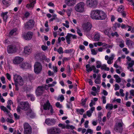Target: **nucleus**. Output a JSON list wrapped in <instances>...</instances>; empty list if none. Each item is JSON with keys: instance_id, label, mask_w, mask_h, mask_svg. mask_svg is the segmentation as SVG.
<instances>
[{"instance_id": "1", "label": "nucleus", "mask_w": 134, "mask_h": 134, "mask_svg": "<svg viewBox=\"0 0 134 134\" xmlns=\"http://www.w3.org/2000/svg\"><path fill=\"white\" fill-rule=\"evenodd\" d=\"M85 4L82 2H80L77 4L75 7V10L80 13H83L85 11Z\"/></svg>"}, {"instance_id": "2", "label": "nucleus", "mask_w": 134, "mask_h": 134, "mask_svg": "<svg viewBox=\"0 0 134 134\" xmlns=\"http://www.w3.org/2000/svg\"><path fill=\"white\" fill-rule=\"evenodd\" d=\"M14 79L16 86L18 85L20 86L23 85L24 82L22 78L19 75L15 74L14 75Z\"/></svg>"}, {"instance_id": "3", "label": "nucleus", "mask_w": 134, "mask_h": 134, "mask_svg": "<svg viewBox=\"0 0 134 134\" xmlns=\"http://www.w3.org/2000/svg\"><path fill=\"white\" fill-rule=\"evenodd\" d=\"M18 48L13 44L9 45L7 47L8 53L10 54L14 53L18 51Z\"/></svg>"}, {"instance_id": "4", "label": "nucleus", "mask_w": 134, "mask_h": 134, "mask_svg": "<svg viewBox=\"0 0 134 134\" xmlns=\"http://www.w3.org/2000/svg\"><path fill=\"white\" fill-rule=\"evenodd\" d=\"M24 134H31L32 129L30 125L27 123H25L24 124Z\"/></svg>"}, {"instance_id": "5", "label": "nucleus", "mask_w": 134, "mask_h": 134, "mask_svg": "<svg viewBox=\"0 0 134 134\" xmlns=\"http://www.w3.org/2000/svg\"><path fill=\"white\" fill-rule=\"evenodd\" d=\"M86 70L88 72L93 70L94 72L98 73L99 71V70L97 69L95 66L94 65H92L91 66L90 64H87L86 65Z\"/></svg>"}, {"instance_id": "6", "label": "nucleus", "mask_w": 134, "mask_h": 134, "mask_svg": "<svg viewBox=\"0 0 134 134\" xmlns=\"http://www.w3.org/2000/svg\"><path fill=\"white\" fill-rule=\"evenodd\" d=\"M34 71L36 74L39 73L42 69V66L41 64L39 62H36L35 63L34 66Z\"/></svg>"}, {"instance_id": "7", "label": "nucleus", "mask_w": 134, "mask_h": 134, "mask_svg": "<svg viewBox=\"0 0 134 134\" xmlns=\"http://www.w3.org/2000/svg\"><path fill=\"white\" fill-rule=\"evenodd\" d=\"M33 35V33L32 32L29 31L26 33L25 32L23 33L22 35V37L25 40H29L31 39Z\"/></svg>"}, {"instance_id": "8", "label": "nucleus", "mask_w": 134, "mask_h": 134, "mask_svg": "<svg viewBox=\"0 0 134 134\" xmlns=\"http://www.w3.org/2000/svg\"><path fill=\"white\" fill-rule=\"evenodd\" d=\"M87 5L90 8H94L97 5V0H87L86 1Z\"/></svg>"}, {"instance_id": "9", "label": "nucleus", "mask_w": 134, "mask_h": 134, "mask_svg": "<svg viewBox=\"0 0 134 134\" xmlns=\"http://www.w3.org/2000/svg\"><path fill=\"white\" fill-rule=\"evenodd\" d=\"M92 27V24L89 22L84 23L82 25V27L83 31L86 32L90 31Z\"/></svg>"}, {"instance_id": "10", "label": "nucleus", "mask_w": 134, "mask_h": 134, "mask_svg": "<svg viewBox=\"0 0 134 134\" xmlns=\"http://www.w3.org/2000/svg\"><path fill=\"white\" fill-rule=\"evenodd\" d=\"M20 68L23 70L30 69L31 65L30 63L26 62H23L19 65Z\"/></svg>"}, {"instance_id": "11", "label": "nucleus", "mask_w": 134, "mask_h": 134, "mask_svg": "<svg viewBox=\"0 0 134 134\" xmlns=\"http://www.w3.org/2000/svg\"><path fill=\"white\" fill-rule=\"evenodd\" d=\"M98 10H92L90 13V17L93 19L98 20Z\"/></svg>"}, {"instance_id": "12", "label": "nucleus", "mask_w": 134, "mask_h": 134, "mask_svg": "<svg viewBox=\"0 0 134 134\" xmlns=\"http://www.w3.org/2000/svg\"><path fill=\"white\" fill-rule=\"evenodd\" d=\"M72 37L73 39H76L77 37L75 35H73L71 34L68 33L65 37L66 42L68 44H70L71 42V38Z\"/></svg>"}, {"instance_id": "13", "label": "nucleus", "mask_w": 134, "mask_h": 134, "mask_svg": "<svg viewBox=\"0 0 134 134\" xmlns=\"http://www.w3.org/2000/svg\"><path fill=\"white\" fill-rule=\"evenodd\" d=\"M49 132L51 134H59L61 131L60 129L54 127L49 129Z\"/></svg>"}, {"instance_id": "14", "label": "nucleus", "mask_w": 134, "mask_h": 134, "mask_svg": "<svg viewBox=\"0 0 134 134\" xmlns=\"http://www.w3.org/2000/svg\"><path fill=\"white\" fill-rule=\"evenodd\" d=\"M98 14V20L104 19L107 17L105 13L101 10H99Z\"/></svg>"}, {"instance_id": "15", "label": "nucleus", "mask_w": 134, "mask_h": 134, "mask_svg": "<svg viewBox=\"0 0 134 134\" xmlns=\"http://www.w3.org/2000/svg\"><path fill=\"white\" fill-rule=\"evenodd\" d=\"M24 60V58L19 56H16L14 57L13 60V62L15 64H20Z\"/></svg>"}, {"instance_id": "16", "label": "nucleus", "mask_w": 134, "mask_h": 134, "mask_svg": "<svg viewBox=\"0 0 134 134\" xmlns=\"http://www.w3.org/2000/svg\"><path fill=\"white\" fill-rule=\"evenodd\" d=\"M58 126L62 129H64L65 128L68 129H73L75 128V127L72 125H70L69 124H65L62 123L59 124Z\"/></svg>"}, {"instance_id": "17", "label": "nucleus", "mask_w": 134, "mask_h": 134, "mask_svg": "<svg viewBox=\"0 0 134 134\" xmlns=\"http://www.w3.org/2000/svg\"><path fill=\"white\" fill-rule=\"evenodd\" d=\"M22 109L25 110H27L31 109L30 108V105L29 103L27 102H23L21 103Z\"/></svg>"}, {"instance_id": "18", "label": "nucleus", "mask_w": 134, "mask_h": 134, "mask_svg": "<svg viewBox=\"0 0 134 134\" xmlns=\"http://www.w3.org/2000/svg\"><path fill=\"white\" fill-rule=\"evenodd\" d=\"M44 88L43 86H41L38 87L36 91V94L37 96H41L43 93Z\"/></svg>"}, {"instance_id": "19", "label": "nucleus", "mask_w": 134, "mask_h": 134, "mask_svg": "<svg viewBox=\"0 0 134 134\" xmlns=\"http://www.w3.org/2000/svg\"><path fill=\"white\" fill-rule=\"evenodd\" d=\"M115 129L116 131L120 132L122 130V123L121 122H117L115 126Z\"/></svg>"}, {"instance_id": "20", "label": "nucleus", "mask_w": 134, "mask_h": 134, "mask_svg": "<svg viewBox=\"0 0 134 134\" xmlns=\"http://www.w3.org/2000/svg\"><path fill=\"white\" fill-rule=\"evenodd\" d=\"M32 51V48L29 46H25L24 47V53L25 55H29Z\"/></svg>"}, {"instance_id": "21", "label": "nucleus", "mask_w": 134, "mask_h": 134, "mask_svg": "<svg viewBox=\"0 0 134 134\" xmlns=\"http://www.w3.org/2000/svg\"><path fill=\"white\" fill-rule=\"evenodd\" d=\"M45 122L47 125L51 126L54 125L55 121L54 119L47 118L46 119Z\"/></svg>"}, {"instance_id": "22", "label": "nucleus", "mask_w": 134, "mask_h": 134, "mask_svg": "<svg viewBox=\"0 0 134 134\" xmlns=\"http://www.w3.org/2000/svg\"><path fill=\"white\" fill-rule=\"evenodd\" d=\"M26 114L28 117L33 118L35 116V114L31 109L26 110Z\"/></svg>"}, {"instance_id": "23", "label": "nucleus", "mask_w": 134, "mask_h": 134, "mask_svg": "<svg viewBox=\"0 0 134 134\" xmlns=\"http://www.w3.org/2000/svg\"><path fill=\"white\" fill-rule=\"evenodd\" d=\"M30 3L27 4L26 7L29 9H32L34 7V4L36 3V0H29Z\"/></svg>"}, {"instance_id": "24", "label": "nucleus", "mask_w": 134, "mask_h": 134, "mask_svg": "<svg viewBox=\"0 0 134 134\" xmlns=\"http://www.w3.org/2000/svg\"><path fill=\"white\" fill-rule=\"evenodd\" d=\"M76 0H65V3L68 6H74L76 3Z\"/></svg>"}, {"instance_id": "25", "label": "nucleus", "mask_w": 134, "mask_h": 134, "mask_svg": "<svg viewBox=\"0 0 134 134\" xmlns=\"http://www.w3.org/2000/svg\"><path fill=\"white\" fill-rule=\"evenodd\" d=\"M34 26V23L33 20H30L28 22L26 23L25 24L24 26L25 28L28 29L33 27Z\"/></svg>"}, {"instance_id": "26", "label": "nucleus", "mask_w": 134, "mask_h": 134, "mask_svg": "<svg viewBox=\"0 0 134 134\" xmlns=\"http://www.w3.org/2000/svg\"><path fill=\"white\" fill-rule=\"evenodd\" d=\"M95 110L94 107H91L89 110L87 111L86 112V115L88 117H90L92 115L93 111Z\"/></svg>"}, {"instance_id": "27", "label": "nucleus", "mask_w": 134, "mask_h": 134, "mask_svg": "<svg viewBox=\"0 0 134 134\" xmlns=\"http://www.w3.org/2000/svg\"><path fill=\"white\" fill-rule=\"evenodd\" d=\"M52 106L51 105L50 103L47 100L46 103L44 104L43 106L44 109L45 110H48L49 109L50 107Z\"/></svg>"}, {"instance_id": "28", "label": "nucleus", "mask_w": 134, "mask_h": 134, "mask_svg": "<svg viewBox=\"0 0 134 134\" xmlns=\"http://www.w3.org/2000/svg\"><path fill=\"white\" fill-rule=\"evenodd\" d=\"M8 12H2L1 14V15L3 18V19L5 23L7 21V19L8 18V16L7 15L8 13Z\"/></svg>"}, {"instance_id": "29", "label": "nucleus", "mask_w": 134, "mask_h": 134, "mask_svg": "<svg viewBox=\"0 0 134 134\" xmlns=\"http://www.w3.org/2000/svg\"><path fill=\"white\" fill-rule=\"evenodd\" d=\"M94 82L97 84H99L101 83V75L100 74L97 75V78L95 80Z\"/></svg>"}, {"instance_id": "30", "label": "nucleus", "mask_w": 134, "mask_h": 134, "mask_svg": "<svg viewBox=\"0 0 134 134\" xmlns=\"http://www.w3.org/2000/svg\"><path fill=\"white\" fill-rule=\"evenodd\" d=\"M113 77L115 79L116 82L117 83H119L121 82V78L118 75H114Z\"/></svg>"}, {"instance_id": "31", "label": "nucleus", "mask_w": 134, "mask_h": 134, "mask_svg": "<svg viewBox=\"0 0 134 134\" xmlns=\"http://www.w3.org/2000/svg\"><path fill=\"white\" fill-rule=\"evenodd\" d=\"M127 64L128 65L127 68L129 69V68H131L132 66L134 65V60H132L131 62H127Z\"/></svg>"}, {"instance_id": "32", "label": "nucleus", "mask_w": 134, "mask_h": 134, "mask_svg": "<svg viewBox=\"0 0 134 134\" xmlns=\"http://www.w3.org/2000/svg\"><path fill=\"white\" fill-rule=\"evenodd\" d=\"M100 34L97 32H96L94 36V39L95 41H97L99 40L100 37Z\"/></svg>"}, {"instance_id": "33", "label": "nucleus", "mask_w": 134, "mask_h": 134, "mask_svg": "<svg viewBox=\"0 0 134 134\" xmlns=\"http://www.w3.org/2000/svg\"><path fill=\"white\" fill-rule=\"evenodd\" d=\"M104 34L109 36L111 32V30L110 28H108L104 30L103 31Z\"/></svg>"}, {"instance_id": "34", "label": "nucleus", "mask_w": 134, "mask_h": 134, "mask_svg": "<svg viewBox=\"0 0 134 134\" xmlns=\"http://www.w3.org/2000/svg\"><path fill=\"white\" fill-rule=\"evenodd\" d=\"M133 42L131 40L127 39L126 42V44L128 46H131L132 45Z\"/></svg>"}, {"instance_id": "35", "label": "nucleus", "mask_w": 134, "mask_h": 134, "mask_svg": "<svg viewBox=\"0 0 134 134\" xmlns=\"http://www.w3.org/2000/svg\"><path fill=\"white\" fill-rule=\"evenodd\" d=\"M120 43L119 46L121 48H123L124 47V41L122 39H120L119 41Z\"/></svg>"}, {"instance_id": "36", "label": "nucleus", "mask_w": 134, "mask_h": 134, "mask_svg": "<svg viewBox=\"0 0 134 134\" xmlns=\"http://www.w3.org/2000/svg\"><path fill=\"white\" fill-rule=\"evenodd\" d=\"M76 110L78 113H79L81 115H82L83 113L85 111L84 110L83 108H81L80 109H76Z\"/></svg>"}, {"instance_id": "37", "label": "nucleus", "mask_w": 134, "mask_h": 134, "mask_svg": "<svg viewBox=\"0 0 134 134\" xmlns=\"http://www.w3.org/2000/svg\"><path fill=\"white\" fill-rule=\"evenodd\" d=\"M88 99V98L86 97L85 99L82 98L81 99V104L82 106H85Z\"/></svg>"}, {"instance_id": "38", "label": "nucleus", "mask_w": 134, "mask_h": 134, "mask_svg": "<svg viewBox=\"0 0 134 134\" xmlns=\"http://www.w3.org/2000/svg\"><path fill=\"white\" fill-rule=\"evenodd\" d=\"M74 50L73 49H66L64 51V53L66 54L71 53H72Z\"/></svg>"}, {"instance_id": "39", "label": "nucleus", "mask_w": 134, "mask_h": 134, "mask_svg": "<svg viewBox=\"0 0 134 134\" xmlns=\"http://www.w3.org/2000/svg\"><path fill=\"white\" fill-rule=\"evenodd\" d=\"M113 108V105L112 104H107L105 106V108L106 109H107L108 108L110 110H112Z\"/></svg>"}, {"instance_id": "40", "label": "nucleus", "mask_w": 134, "mask_h": 134, "mask_svg": "<svg viewBox=\"0 0 134 134\" xmlns=\"http://www.w3.org/2000/svg\"><path fill=\"white\" fill-rule=\"evenodd\" d=\"M124 8L123 6L121 5L118 8V11L120 13H122L124 11Z\"/></svg>"}, {"instance_id": "41", "label": "nucleus", "mask_w": 134, "mask_h": 134, "mask_svg": "<svg viewBox=\"0 0 134 134\" xmlns=\"http://www.w3.org/2000/svg\"><path fill=\"white\" fill-rule=\"evenodd\" d=\"M96 63V68H101L102 66L101 62L99 61H97Z\"/></svg>"}, {"instance_id": "42", "label": "nucleus", "mask_w": 134, "mask_h": 134, "mask_svg": "<svg viewBox=\"0 0 134 134\" xmlns=\"http://www.w3.org/2000/svg\"><path fill=\"white\" fill-rule=\"evenodd\" d=\"M27 96L28 97H30V98L31 101H33L35 99V98L33 95L31 94H27Z\"/></svg>"}, {"instance_id": "43", "label": "nucleus", "mask_w": 134, "mask_h": 134, "mask_svg": "<svg viewBox=\"0 0 134 134\" xmlns=\"http://www.w3.org/2000/svg\"><path fill=\"white\" fill-rule=\"evenodd\" d=\"M64 99L63 96L62 95H59L57 98V100H60L61 102H63Z\"/></svg>"}, {"instance_id": "44", "label": "nucleus", "mask_w": 134, "mask_h": 134, "mask_svg": "<svg viewBox=\"0 0 134 134\" xmlns=\"http://www.w3.org/2000/svg\"><path fill=\"white\" fill-rule=\"evenodd\" d=\"M1 109L3 110L4 112H5L7 113H8V111L7 108L3 106H1Z\"/></svg>"}, {"instance_id": "45", "label": "nucleus", "mask_w": 134, "mask_h": 134, "mask_svg": "<svg viewBox=\"0 0 134 134\" xmlns=\"http://www.w3.org/2000/svg\"><path fill=\"white\" fill-rule=\"evenodd\" d=\"M17 30L16 28H15L12 30L9 33L10 35H12L13 34H15V33Z\"/></svg>"}, {"instance_id": "46", "label": "nucleus", "mask_w": 134, "mask_h": 134, "mask_svg": "<svg viewBox=\"0 0 134 134\" xmlns=\"http://www.w3.org/2000/svg\"><path fill=\"white\" fill-rule=\"evenodd\" d=\"M65 23H63L62 24L63 25L67 28H69V22L68 21L66 20L65 21Z\"/></svg>"}, {"instance_id": "47", "label": "nucleus", "mask_w": 134, "mask_h": 134, "mask_svg": "<svg viewBox=\"0 0 134 134\" xmlns=\"http://www.w3.org/2000/svg\"><path fill=\"white\" fill-rule=\"evenodd\" d=\"M118 62L117 61H116L114 65V66L116 68H119L120 69V70H122L121 67V66H119L117 65Z\"/></svg>"}, {"instance_id": "48", "label": "nucleus", "mask_w": 134, "mask_h": 134, "mask_svg": "<svg viewBox=\"0 0 134 134\" xmlns=\"http://www.w3.org/2000/svg\"><path fill=\"white\" fill-rule=\"evenodd\" d=\"M106 121V117L105 116H104L103 117V119H102V121L103 122V123L101 122V121H100V122H99V123L100 124L103 126L104 125L105 123V122Z\"/></svg>"}, {"instance_id": "49", "label": "nucleus", "mask_w": 134, "mask_h": 134, "mask_svg": "<svg viewBox=\"0 0 134 134\" xmlns=\"http://www.w3.org/2000/svg\"><path fill=\"white\" fill-rule=\"evenodd\" d=\"M93 130L91 129H88L85 134H88V133L89 134H93Z\"/></svg>"}, {"instance_id": "50", "label": "nucleus", "mask_w": 134, "mask_h": 134, "mask_svg": "<svg viewBox=\"0 0 134 134\" xmlns=\"http://www.w3.org/2000/svg\"><path fill=\"white\" fill-rule=\"evenodd\" d=\"M57 51L59 54L63 53H64L63 49L61 47L59 48L57 50Z\"/></svg>"}, {"instance_id": "51", "label": "nucleus", "mask_w": 134, "mask_h": 134, "mask_svg": "<svg viewBox=\"0 0 134 134\" xmlns=\"http://www.w3.org/2000/svg\"><path fill=\"white\" fill-rule=\"evenodd\" d=\"M105 46V48L107 49V48H111L113 47V44H111L110 45L107 44L106 43Z\"/></svg>"}, {"instance_id": "52", "label": "nucleus", "mask_w": 134, "mask_h": 134, "mask_svg": "<svg viewBox=\"0 0 134 134\" xmlns=\"http://www.w3.org/2000/svg\"><path fill=\"white\" fill-rule=\"evenodd\" d=\"M6 121L10 123H12L14 122V121L12 119L9 118H7L6 120Z\"/></svg>"}, {"instance_id": "53", "label": "nucleus", "mask_w": 134, "mask_h": 134, "mask_svg": "<svg viewBox=\"0 0 134 134\" xmlns=\"http://www.w3.org/2000/svg\"><path fill=\"white\" fill-rule=\"evenodd\" d=\"M122 51L125 52L126 54H127L129 53V51L126 48H124L122 49Z\"/></svg>"}, {"instance_id": "54", "label": "nucleus", "mask_w": 134, "mask_h": 134, "mask_svg": "<svg viewBox=\"0 0 134 134\" xmlns=\"http://www.w3.org/2000/svg\"><path fill=\"white\" fill-rule=\"evenodd\" d=\"M114 90L115 91H116L119 90L120 88V86L119 85L117 84L116 83L115 84L114 86Z\"/></svg>"}, {"instance_id": "55", "label": "nucleus", "mask_w": 134, "mask_h": 134, "mask_svg": "<svg viewBox=\"0 0 134 134\" xmlns=\"http://www.w3.org/2000/svg\"><path fill=\"white\" fill-rule=\"evenodd\" d=\"M98 46H102L103 47H105L106 43L105 42L103 43L101 42H98Z\"/></svg>"}, {"instance_id": "56", "label": "nucleus", "mask_w": 134, "mask_h": 134, "mask_svg": "<svg viewBox=\"0 0 134 134\" xmlns=\"http://www.w3.org/2000/svg\"><path fill=\"white\" fill-rule=\"evenodd\" d=\"M77 32L78 34L80 36H82V34L80 30L78 28H77Z\"/></svg>"}, {"instance_id": "57", "label": "nucleus", "mask_w": 134, "mask_h": 134, "mask_svg": "<svg viewBox=\"0 0 134 134\" xmlns=\"http://www.w3.org/2000/svg\"><path fill=\"white\" fill-rule=\"evenodd\" d=\"M91 51L92 55H96L97 54V52L94 49H91Z\"/></svg>"}, {"instance_id": "58", "label": "nucleus", "mask_w": 134, "mask_h": 134, "mask_svg": "<svg viewBox=\"0 0 134 134\" xmlns=\"http://www.w3.org/2000/svg\"><path fill=\"white\" fill-rule=\"evenodd\" d=\"M96 103L95 102L92 100H91V102L89 104L90 106L91 107H93V105H95Z\"/></svg>"}, {"instance_id": "59", "label": "nucleus", "mask_w": 134, "mask_h": 134, "mask_svg": "<svg viewBox=\"0 0 134 134\" xmlns=\"http://www.w3.org/2000/svg\"><path fill=\"white\" fill-rule=\"evenodd\" d=\"M55 105L57 107L59 108H61L62 107V105L60 104L59 102H57L55 104Z\"/></svg>"}, {"instance_id": "60", "label": "nucleus", "mask_w": 134, "mask_h": 134, "mask_svg": "<svg viewBox=\"0 0 134 134\" xmlns=\"http://www.w3.org/2000/svg\"><path fill=\"white\" fill-rule=\"evenodd\" d=\"M121 96L122 97H124L125 96V94L123 93L124 90L123 89H121L119 90Z\"/></svg>"}, {"instance_id": "61", "label": "nucleus", "mask_w": 134, "mask_h": 134, "mask_svg": "<svg viewBox=\"0 0 134 134\" xmlns=\"http://www.w3.org/2000/svg\"><path fill=\"white\" fill-rule=\"evenodd\" d=\"M1 80L2 83L4 84L5 83V78L4 76H2L1 78Z\"/></svg>"}, {"instance_id": "62", "label": "nucleus", "mask_w": 134, "mask_h": 134, "mask_svg": "<svg viewBox=\"0 0 134 134\" xmlns=\"http://www.w3.org/2000/svg\"><path fill=\"white\" fill-rule=\"evenodd\" d=\"M71 9H68L66 11V13L69 16H70L71 14Z\"/></svg>"}, {"instance_id": "63", "label": "nucleus", "mask_w": 134, "mask_h": 134, "mask_svg": "<svg viewBox=\"0 0 134 134\" xmlns=\"http://www.w3.org/2000/svg\"><path fill=\"white\" fill-rule=\"evenodd\" d=\"M66 106L69 109L72 106V104L70 102H68L66 104Z\"/></svg>"}, {"instance_id": "64", "label": "nucleus", "mask_w": 134, "mask_h": 134, "mask_svg": "<svg viewBox=\"0 0 134 134\" xmlns=\"http://www.w3.org/2000/svg\"><path fill=\"white\" fill-rule=\"evenodd\" d=\"M115 57V55L114 54H112L111 55V56L108 59L112 61L113 59Z\"/></svg>"}]
</instances>
